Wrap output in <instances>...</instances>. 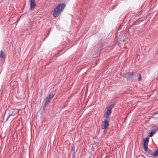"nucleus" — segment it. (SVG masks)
<instances>
[{
    "instance_id": "f257e3e1",
    "label": "nucleus",
    "mask_w": 158,
    "mask_h": 158,
    "mask_svg": "<svg viewBox=\"0 0 158 158\" xmlns=\"http://www.w3.org/2000/svg\"><path fill=\"white\" fill-rule=\"evenodd\" d=\"M65 6V4L64 3H61L57 6L53 11V16L55 18H56L59 16L63 11Z\"/></svg>"
},
{
    "instance_id": "f03ea898",
    "label": "nucleus",
    "mask_w": 158,
    "mask_h": 158,
    "mask_svg": "<svg viewBox=\"0 0 158 158\" xmlns=\"http://www.w3.org/2000/svg\"><path fill=\"white\" fill-rule=\"evenodd\" d=\"M149 142V139H144L142 141V145L143 146L144 150L147 151H148V143Z\"/></svg>"
},
{
    "instance_id": "7ed1b4c3",
    "label": "nucleus",
    "mask_w": 158,
    "mask_h": 158,
    "mask_svg": "<svg viewBox=\"0 0 158 158\" xmlns=\"http://www.w3.org/2000/svg\"><path fill=\"white\" fill-rule=\"evenodd\" d=\"M54 96V95L52 94H49L47 96L45 100V104L44 106V108L46 107L47 105L50 103L51 100L53 97Z\"/></svg>"
},
{
    "instance_id": "20e7f679",
    "label": "nucleus",
    "mask_w": 158,
    "mask_h": 158,
    "mask_svg": "<svg viewBox=\"0 0 158 158\" xmlns=\"http://www.w3.org/2000/svg\"><path fill=\"white\" fill-rule=\"evenodd\" d=\"M114 107V105H111L110 107L108 108L105 114V118L106 119H108L109 118L110 115L111 113L112 109Z\"/></svg>"
},
{
    "instance_id": "39448f33",
    "label": "nucleus",
    "mask_w": 158,
    "mask_h": 158,
    "mask_svg": "<svg viewBox=\"0 0 158 158\" xmlns=\"http://www.w3.org/2000/svg\"><path fill=\"white\" fill-rule=\"evenodd\" d=\"M10 117H11L12 118H14L16 117V115H15V110L13 109H12L9 110V116L7 119H8Z\"/></svg>"
},
{
    "instance_id": "423d86ee",
    "label": "nucleus",
    "mask_w": 158,
    "mask_h": 158,
    "mask_svg": "<svg viewBox=\"0 0 158 158\" xmlns=\"http://www.w3.org/2000/svg\"><path fill=\"white\" fill-rule=\"evenodd\" d=\"M30 9L32 10L34 9L36 6L35 0H30Z\"/></svg>"
},
{
    "instance_id": "0eeeda50",
    "label": "nucleus",
    "mask_w": 158,
    "mask_h": 158,
    "mask_svg": "<svg viewBox=\"0 0 158 158\" xmlns=\"http://www.w3.org/2000/svg\"><path fill=\"white\" fill-rule=\"evenodd\" d=\"M109 124L108 122L107 119H106L102 122V129H105L108 126Z\"/></svg>"
},
{
    "instance_id": "6e6552de",
    "label": "nucleus",
    "mask_w": 158,
    "mask_h": 158,
    "mask_svg": "<svg viewBox=\"0 0 158 158\" xmlns=\"http://www.w3.org/2000/svg\"><path fill=\"white\" fill-rule=\"evenodd\" d=\"M127 74L128 76L127 77V79L128 80H131L134 77V73H128Z\"/></svg>"
},
{
    "instance_id": "1a4fd4ad",
    "label": "nucleus",
    "mask_w": 158,
    "mask_h": 158,
    "mask_svg": "<svg viewBox=\"0 0 158 158\" xmlns=\"http://www.w3.org/2000/svg\"><path fill=\"white\" fill-rule=\"evenodd\" d=\"M0 57L1 58L4 59L5 57V55L4 52L2 50L1 51Z\"/></svg>"
},
{
    "instance_id": "9d476101",
    "label": "nucleus",
    "mask_w": 158,
    "mask_h": 158,
    "mask_svg": "<svg viewBox=\"0 0 158 158\" xmlns=\"http://www.w3.org/2000/svg\"><path fill=\"white\" fill-rule=\"evenodd\" d=\"M153 155L155 156H158V146L155 152L153 154Z\"/></svg>"
},
{
    "instance_id": "9b49d317",
    "label": "nucleus",
    "mask_w": 158,
    "mask_h": 158,
    "mask_svg": "<svg viewBox=\"0 0 158 158\" xmlns=\"http://www.w3.org/2000/svg\"><path fill=\"white\" fill-rule=\"evenodd\" d=\"M156 130H153L151 132V133L150 134L149 137H152L153 136V134L156 133Z\"/></svg>"
},
{
    "instance_id": "f8f14e48",
    "label": "nucleus",
    "mask_w": 158,
    "mask_h": 158,
    "mask_svg": "<svg viewBox=\"0 0 158 158\" xmlns=\"http://www.w3.org/2000/svg\"><path fill=\"white\" fill-rule=\"evenodd\" d=\"M75 151V149L74 146H72V151L73 152L74 155Z\"/></svg>"
},
{
    "instance_id": "ddd939ff",
    "label": "nucleus",
    "mask_w": 158,
    "mask_h": 158,
    "mask_svg": "<svg viewBox=\"0 0 158 158\" xmlns=\"http://www.w3.org/2000/svg\"><path fill=\"white\" fill-rule=\"evenodd\" d=\"M141 76L140 74H139L138 78V80L139 81H141Z\"/></svg>"
},
{
    "instance_id": "4468645a",
    "label": "nucleus",
    "mask_w": 158,
    "mask_h": 158,
    "mask_svg": "<svg viewBox=\"0 0 158 158\" xmlns=\"http://www.w3.org/2000/svg\"><path fill=\"white\" fill-rule=\"evenodd\" d=\"M156 130L157 131H158V128H157V129H156Z\"/></svg>"
}]
</instances>
